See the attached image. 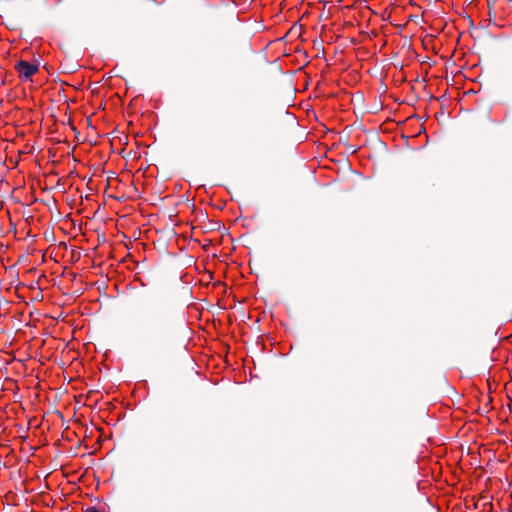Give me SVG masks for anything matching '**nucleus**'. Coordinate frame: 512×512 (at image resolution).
<instances>
[{
	"label": "nucleus",
	"mask_w": 512,
	"mask_h": 512,
	"mask_svg": "<svg viewBox=\"0 0 512 512\" xmlns=\"http://www.w3.org/2000/svg\"><path fill=\"white\" fill-rule=\"evenodd\" d=\"M15 70L19 73L22 80L28 81L38 71V66L21 60L16 63Z\"/></svg>",
	"instance_id": "nucleus-1"
},
{
	"label": "nucleus",
	"mask_w": 512,
	"mask_h": 512,
	"mask_svg": "<svg viewBox=\"0 0 512 512\" xmlns=\"http://www.w3.org/2000/svg\"><path fill=\"white\" fill-rule=\"evenodd\" d=\"M346 148L348 151H350L352 154L353 153H356L358 150H359V147L357 146H354V145H350L348 143H346Z\"/></svg>",
	"instance_id": "nucleus-2"
},
{
	"label": "nucleus",
	"mask_w": 512,
	"mask_h": 512,
	"mask_svg": "<svg viewBox=\"0 0 512 512\" xmlns=\"http://www.w3.org/2000/svg\"><path fill=\"white\" fill-rule=\"evenodd\" d=\"M85 512H105V511H100V510H98L96 507L91 506V507H88V508L85 510Z\"/></svg>",
	"instance_id": "nucleus-3"
}]
</instances>
